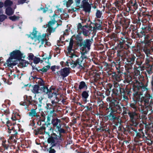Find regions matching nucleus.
<instances>
[{
	"label": "nucleus",
	"mask_w": 153,
	"mask_h": 153,
	"mask_svg": "<svg viewBox=\"0 0 153 153\" xmlns=\"http://www.w3.org/2000/svg\"><path fill=\"white\" fill-rule=\"evenodd\" d=\"M22 54L18 50L14 51L10 54V57L7 60L5 66L11 67L17 63L19 60L21 58Z\"/></svg>",
	"instance_id": "1"
},
{
	"label": "nucleus",
	"mask_w": 153,
	"mask_h": 153,
	"mask_svg": "<svg viewBox=\"0 0 153 153\" xmlns=\"http://www.w3.org/2000/svg\"><path fill=\"white\" fill-rule=\"evenodd\" d=\"M2 122L3 124L6 123L7 124V129L9 131L8 132L9 133H11V131L13 130L14 131L15 133L14 134H17V131L19 130V126L17 125H14L11 124L9 122L7 118L6 117H2L1 118Z\"/></svg>",
	"instance_id": "2"
},
{
	"label": "nucleus",
	"mask_w": 153,
	"mask_h": 153,
	"mask_svg": "<svg viewBox=\"0 0 153 153\" xmlns=\"http://www.w3.org/2000/svg\"><path fill=\"white\" fill-rule=\"evenodd\" d=\"M46 34H44L42 36H38L37 38L35 39V41L38 44L40 43L41 45L39 46V47L44 43H45V47H46L47 46H50L51 45V43L47 41V39L46 38Z\"/></svg>",
	"instance_id": "3"
},
{
	"label": "nucleus",
	"mask_w": 153,
	"mask_h": 153,
	"mask_svg": "<svg viewBox=\"0 0 153 153\" xmlns=\"http://www.w3.org/2000/svg\"><path fill=\"white\" fill-rule=\"evenodd\" d=\"M41 90H42V92H44L47 95L48 98H51L53 97V94L54 95H56V99H57V97H56L57 94L56 92H54L53 91L54 90L53 88H50L49 89H48V88L44 86H42V87H41Z\"/></svg>",
	"instance_id": "4"
},
{
	"label": "nucleus",
	"mask_w": 153,
	"mask_h": 153,
	"mask_svg": "<svg viewBox=\"0 0 153 153\" xmlns=\"http://www.w3.org/2000/svg\"><path fill=\"white\" fill-rule=\"evenodd\" d=\"M91 42V41L89 39H87L84 41L83 46L81 48V50L83 53H86L89 51Z\"/></svg>",
	"instance_id": "5"
},
{
	"label": "nucleus",
	"mask_w": 153,
	"mask_h": 153,
	"mask_svg": "<svg viewBox=\"0 0 153 153\" xmlns=\"http://www.w3.org/2000/svg\"><path fill=\"white\" fill-rule=\"evenodd\" d=\"M51 58L50 55L48 57H44L42 62L43 63L45 67L41 70V71L44 72H46L50 68V64L49 62V59Z\"/></svg>",
	"instance_id": "6"
},
{
	"label": "nucleus",
	"mask_w": 153,
	"mask_h": 153,
	"mask_svg": "<svg viewBox=\"0 0 153 153\" xmlns=\"http://www.w3.org/2000/svg\"><path fill=\"white\" fill-rule=\"evenodd\" d=\"M58 23L56 21H50L47 26L48 27V30L49 33L54 32L58 26Z\"/></svg>",
	"instance_id": "7"
},
{
	"label": "nucleus",
	"mask_w": 153,
	"mask_h": 153,
	"mask_svg": "<svg viewBox=\"0 0 153 153\" xmlns=\"http://www.w3.org/2000/svg\"><path fill=\"white\" fill-rule=\"evenodd\" d=\"M74 44L73 40L71 39L69 43V45L68 48V56L71 58H73L74 57L76 56L73 54L74 53V51L72 49L73 46Z\"/></svg>",
	"instance_id": "8"
},
{
	"label": "nucleus",
	"mask_w": 153,
	"mask_h": 153,
	"mask_svg": "<svg viewBox=\"0 0 153 153\" xmlns=\"http://www.w3.org/2000/svg\"><path fill=\"white\" fill-rule=\"evenodd\" d=\"M70 68H65L57 72L58 74H60L61 76L63 77H65L68 76L70 73Z\"/></svg>",
	"instance_id": "9"
},
{
	"label": "nucleus",
	"mask_w": 153,
	"mask_h": 153,
	"mask_svg": "<svg viewBox=\"0 0 153 153\" xmlns=\"http://www.w3.org/2000/svg\"><path fill=\"white\" fill-rule=\"evenodd\" d=\"M43 85V83L42 82L40 86H41V87L38 85H34L33 87V89L32 90V92L36 94L41 92L42 91V90H41V87H42V86H44Z\"/></svg>",
	"instance_id": "10"
},
{
	"label": "nucleus",
	"mask_w": 153,
	"mask_h": 153,
	"mask_svg": "<svg viewBox=\"0 0 153 153\" xmlns=\"http://www.w3.org/2000/svg\"><path fill=\"white\" fill-rule=\"evenodd\" d=\"M82 5L85 11L86 12H88L90 10L91 7L90 4L86 1V0H83L82 1Z\"/></svg>",
	"instance_id": "11"
},
{
	"label": "nucleus",
	"mask_w": 153,
	"mask_h": 153,
	"mask_svg": "<svg viewBox=\"0 0 153 153\" xmlns=\"http://www.w3.org/2000/svg\"><path fill=\"white\" fill-rule=\"evenodd\" d=\"M57 139V137H56V138H54L53 137H52L48 139V143L51 144L52 147L53 146H55L56 143Z\"/></svg>",
	"instance_id": "12"
},
{
	"label": "nucleus",
	"mask_w": 153,
	"mask_h": 153,
	"mask_svg": "<svg viewBox=\"0 0 153 153\" xmlns=\"http://www.w3.org/2000/svg\"><path fill=\"white\" fill-rule=\"evenodd\" d=\"M60 120L58 119H54L52 120V123L54 126H56L58 128L60 127Z\"/></svg>",
	"instance_id": "13"
},
{
	"label": "nucleus",
	"mask_w": 153,
	"mask_h": 153,
	"mask_svg": "<svg viewBox=\"0 0 153 153\" xmlns=\"http://www.w3.org/2000/svg\"><path fill=\"white\" fill-rule=\"evenodd\" d=\"M128 114L129 115L131 120L133 122L135 121L134 119L137 118V114L135 112L129 113Z\"/></svg>",
	"instance_id": "14"
},
{
	"label": "nucleus",
	"mask_w": 153,
	"mask_h": 153,
	"mask_svg": "<svg viewBox=\"0 0 153 153\" xmlns=\"http://www.w3.org/2000/svg\"><path fill=\"white\" fill-rule=\"evenodd\" d=\"M37 113L36 112V110L35 109H32L28 113L29 115L31 117H37Z\"/></svg>",
	"instance_id": "15"
},
{
	"label": "nucleus",
	"mask_w": 153,
	"mask_h": 153,
	"mask_svg": "<svg viewBox=\"0 0 153 153\" xmlns=\"http://www.w3.org/2000/svg\"><path fill=\"white\" fill-rule=\"evenodd\" d=\"M82 95L83 101L86 103L87 102V98L88 96V93L86 91H84L82 92Z\"/></svg>",
	"instance_id": "16"
},
{
	"label": "nucleus",
	"mask_w": 153,
	"mask_h": 153,
	"mask_svg": "<svg viewBox=\"0 0 153 153\" xmlns=\"http://www.w3.org/2000/svg\"><path fill=\"white\" fill-rule=\"evenodd\" d=\"M28 64L27 62L25 60H21L19 61V65L21 67H23L26 66Z\"/></svg>",
	"instance_id": "17"
},
{
	"label": "nucleus",
	"mask_w": 153,
	"mask_h": 153,
	"mask_svg": "<svg viewBox=\"0 0 153 153\" xmlns=\"http://www.w3.org/2000/svg\"><path fill=\"white\" fill-rule=\"evenodd\" d=\"M87 87L84 82H81L79 85V89H86Z\"/></svg>",
	"instance_id": "18"
},
{
	"label": "nucleus",
	"mask_w": 153,
	"mask_h": 153,
	"mask_svg": "<svg viewBox=\"0 0 153 153\" xmlns=\"http://www.w3.org/2000/svg\"><path fill=\"white\" fill-rule=\"evenodd\" d=\"M11 118L13 120H19L20 118V116L18 113H16L13 115L12 117H11Z\"/></svg>",
	"instance_id": "19"
},
{
	"label": "nucleus",
	"mask_w": 153,
	"mask_h": 153,
	"mask_svg": "<svg viewBox=\"0 0 153 153\" xmlns=\"http://www.w3.org/2000/svg\"><path fill=\"white\" fill-rule=\"evenodd\" d=\"M64 4L66 5L67 7H69L73 2V0H64Z\"/></svg>",
	"instance_id": "20"
},
{
	"label": "nucleus",
	"mask_w": 153,
	"mask_h": 153,
	"mask_svg": "<svg viewBox=\"0 0 153 153\" xmlns=\"http://www.w3.org/2000/svg\"><path fill=\"white\" fill-rule=\"evenodd\" d=\"M14 13V11L10 7H8L6 9V13L8 15H12Z\"/></svg>",
	"instance_id": "21"
},
{
	"label": "nucleus",
	"mask_w": 153,
	"mask_h": 153,
	"mask_svg": "<svg viewBox=\"0 0 153 153\" xmlns=\"http://www.w3.org/2000/svg\"><path fill=\"white\" fill-rule=\"evenodd\" d=\"M82 30L83 34L84 36H87L89 34V31L90 30L88 28L86 27V28H83Z\"/></svg>",
	"instance_id": "22"
},
{
	"label": "nucleus",
	"mask_w": 153,
	"mask_h": 153,
	"mask_svg": "<svg viewBox=\"0 0 153 153\" xmlns=\"http://www.w3.org/2000/svg\"><path fill=\"white\" fill-rule=\"evenodd\" d=\"M39 102L41 104L44 103L45 102V99L44 98L43 95L42 94H40V96L38 98Z\"/></svg>",
	"instance_id": "23"
},
{
	"label": "nucleus",
	"mask_w": 153,
	"mask_h": 153,
	"mask_svg": "<svg viewBox=\"0 0 153 153\" xmlns=\"http://www.w3.org/2000/svg\"><path fill=\"white\" fill-rule=\"evenodd\" d=\"M13 4V2L10 0H6L4 2V6L5 7L10 6Z\"/></svg>",
	"instance_id": "24"
},
{
	"label": "nucleus",
	"mask_w": 153,
	"mask_h": 153,
	"mask_svg": "<svg viewBox=\"0 0 153 153\" xmlns=\"http://www.w3.org/2000/svg\"><path fill=\"white\" fill-rule=\"evenodd\" d=\"M82 59L80 58L77 59L76 60V62H75L74 63V67L76 66L77 65H80L82 62Z\"/></svg>",
	"instance_id": "25"
},
{
	"label": "nucleus",
	"mask_w": 153,
	"mask_h": 153,
	"mask_svg": "<svg viewBox=\"0 0 153 153\" xmlns=\"http://www.w3.org/2000/svg\"><path fill=\"white\" fill-rule=\"evenodd\" d=\"M94 26L93 27L94 30H101V25L100 24L96 23L94 24Z\"/></svg>",
	"instance_id": "26"
},
{
	"label": "nucleus",
	"mask_w": 153,
	"mask_h": 153,
	"mask_svg": "<svg viewBox=\"0 0 153 153\" xmlns=\"http://www.w3.org/2000/svg\"><path fill=\"white\" fill-rule=\"evenodd\" d=\"M19 18V16H16L15 15H14L13 16L9 17V19L12 21H15L17 20H18Z\"/></svg>",
	"instance_id": "27"
},
{
	"label": "nucleus",
	"mask_w": 153,
	"mask_h": 153,
	"mask_svg": "<svg viewBox=\"0 0 153 153\" xmlns=\"http://www.w3.org/2000/svg\"><path fill=\"white\" fill-rule=\"evenodd\" d=\"M83 28H84L82 27V25L81 24L79 23L78 24L77 26V29H78L77 31L79 32V33H80L81 32Z\"/></svg>",
	"instance_id": "28"
},
{
	"label": "nucleus",
	"mask_w": 153,
	"mask_h": 153,
	"mask_svg": "<svg viewBox=\"0 0 153 153\" xmlns=\"http://www.w3.org/2000/svg\"><path fill=\"white\" fill-rule=\"evenodd\" d=\"M20 104L21 105L25 106V108H27V106L29 105L28 103L27 102L26 100H24V101L21 102Z\"/></svg>",
	"instance_id": "29"
},
{
	"label": "nucleus",
	"mask_w": 153,
	"mask_h": 153,
	"mask_svg": "<svg viewBox=\"0 0 153 153\" xmlns=\"http://www.w3.org/2000/svg\"><path fill=\"white\" fill-rule=\"evenodd\" d=\"M16 138V137H14V136H11L10 137L9 140V141L15 143L16 142V140L15 139Z\"/></svg>",
	"instance_id": "30"
},
{
	"label": "nucleus",
	"mask_w": 153,
	"mask_h": 153,
	"mask_svg": "<svg viewBox=\"0 0 153 153\" xmlns=\"http://www.w3.org/2000/svg\"><path fill=\"white\" fill-rule=\"evenodd\" d=\"M102 14V12L100 11L99 10H97L96 13V16L98 18H100Z\"/></svg>",
	"instance_id": "31"
},
{
	"label": "nucleus",
	"mask_w": 153,
	"mask_h": 153,
	"mask_svg": "<svg viewBox=\"0 0 153 153\" xmlns=\"http://www.w3.org/2000/svg\"><path fill=\"white\" fill-rule=\"evenodd\" d=\"M33 59L34 63L36 64H38L41 61L40 58H39L35 57Z\"/></svg>",
	"instance_id": "32"
},
{
	"label": "nucleus",
	"mask_w": 153,
	"mask_h": 153,
	"mask_svg": "<svg viewBox=\"0 0 153 153\" xmlns=\"http://www.w3.org/2000/svg\"><path fill=\"white\" fill-rule=\"evenodd\" d=\"M7 18L6 16L4 15H0V22H2Z\"/></svg>",
	"instance_id": "33"
},
{
	"label": "nucleus",
	"mask_w": 153,
	"mask_h": 153,
	"mask_svg": "<svg viewBox=\"0 0 153 153\" xmlns=\"http://www.w3.org/2000/svg\"><path fill=\"white\" fill-rule=\"evenodd\" d=\"M37 32L36 30V28L33 29V32L31 33V35L33 36V38H35Z\"/></svg>",
	"instance_id": "34"
},
{
	"label": "nucleus",
	"mask_w": 153,
	"mask_h": 153,
	"mask_svg": "<svg viewBox=\"0 0 153 153\" xmlns=\"http://www.w3.org/2000/svg\"><path fill=\"white\" fill-rule=\"evenodd\" d=\"M135 59V57L133 56L129 59L128 61L131 64H133Z\"/></svg>",
	"instance_id": "35"
},
{
	"label": "nucleus",
	"mask_w": 153,
	"mask_h": 153,
	"mask_svg": "<svg viewBox=\"0 0 153 153\" xmlns=\"http://www.w3.org/2000/svg\"><path fill=\"white\" fill-rule=\"evenodd\" d=\"M25 100H26L27 102L28 103L29 105L31 104L32 101L31 100V97H30L27 98Z\"/></svg>",
	"instance_id": "36"
},
{
	"label": "nucleus",
	"mask_w": 153,
	"mask_h": 153,
	"mask_svg": "<svg viewBox=\"0 0 153 153\" xmlns=\"http://www.w3.org/2000/svg\"><path fill=\"white\" fill-rule=\"evenodd\" d=\"M57 102L55 101L54 100H53L51 102V105L53 107H55L57 105Z\"/></svg>",
	"instance_id": "37"
},
{
	"label": "nucleus",
	"mask_w": 153,
	"mask_h": 153,
	"mask_svg": "<svg viewBox=\"0 0 153 153\" xmlns=\"http://www.w3.org/2000/svg\"><path fill=\"white\" fill-rule=\"evenodd\" d=\"M28 59L29 60H33L34 59V55L32 53H30L28 56Z\"/></svg>",
	"instance_id": "38"
},
{
	"label": "nucleus",
	"mask_w": 153,
	"mask_h": 153,
	"mask_svg": "<svg viewBox=\"0 0 153 153\" xmlns=\"http://www.w3.org/2000/svg\"><path fill=\"white\" fill-rule=\"evenodd\" d=\"M144 51L145 53L148 55L150 53V51L149 49H148L146 48H145L144 49Z\"/></svg>",
	"instance_id": "39"
},
{
	"label": "nucleus",
	"mask_w": 153,
	"mask_h": 153,
	"mask_svg": "<svg viewBox=\"0 0 153 153\" xmlns=\"http://www.w3.org/2000/svg\"><path fill=\"white\" fill-rule=\"evenodd\" d=\"M50 150L49 151V153H54L55 152V151L53 149H52V147L50 148Z\"/></svg>",
	"instance_id": "40"
},
{
	"label": "nucleus",
	"mask_w": 153,
	"mask_h": 153,
	"mask_svg": "<svg viewBox=\"0 0 153 153\" xmlns=\"http://www.w3.org/2000/svg\"><path fill=\"white\" fill-rule=\"evenodd\" d=\"M26 0H19L18 1V3L19 4H22L24 3Z\"/></svg>",
	"instance_id": "41"
},
{
	"label": "nucleus",
	"mask_w": 153,
	"mask_h": 153,
	"mask_svg": "<svg viewBox=\"0 0 153 153\" xmlns=\"http://www.w3.org/2000/svg\"><path fill=\"white\" fill-rule=\"evenodd\" d=\"M81 0H76V5H78L80 3Z\"/></svg>",
	"instance_id": "42"
},
{
	"label": "nucleus",
	"mask_w": 153,
	"mask_h": 153,
	"mask_svg": "<svg viewBox=\"0 0 153 153\" xmlns=\"http://www.w3.org/2000/svg\"><path fill=\"white\" fill-rule=\"evenodd\" d=\"M69 30L68 29H66L64 33V35H67L68 34V31Z\"/></svg>",
	"instance_id": "43"
},
{
	"label": "nucleus",
	"mask_w": 153,
	"mask_h": 153,
	"mask_svg": "<svg viewBox=\"0 0 153 153\" xmlns=\"http://www.w3.org/2000/svg\"><path fill=\"white\" fill-rule=\"evenodd\" d=\"M4 6V4L2 2H0V7L1 8Z\"/></svg>",
	"instance_id": "44"
},
{
	"label": "nucleus",
	"mask_w": 153,
	"mask_h": 153,
	"mask_svg": "<svg viewBox=\"0 0 153 153\" xmlns=\"http://www.w3.org/2000/svg\"><path fill=\"white\" fill-rule=\"evenodd\" d=\"M56 68V66H53L51 67V69L53 71H54V70Z\"/></svg>",
	"instance_id": "45"
},
{
	"label": "nucleus",
	"mask_w": 153,
	"mask_h": 153,
	"mask_svg": "<svg viewBox=\"0 0 153 153\" xmlns=\"http://www.w3.org/2000/svg\"><path fill=\"white\" fill-rule=\"evenodd\" d=\"M131 106L133 108H135V105L134 104H131Z\"/></svg>",
	"instance_id": "46"
},
{
	"label": "nucleus",
	"mask_w": 153,
	"mask_h": 153,
	"mask_svg": "<svg viewBox=\"0 0 153 153\" xmlns=\"http://www.w3.org/2000/svg\"><path fill=\"white\" fill-rule=\"evenodd\" d=\"M5 112L6 114H8L9 113V110H6L5 111Z\"/></svg>",
	"instance_id": "47"
},
{
	"label": "nucleus",
	"mask_w": 153,
	"mask_h": 153,
	"mask_svg": "<svg viewBox=\"0 0 153 153\" xmlns=\"http://www.w3.org/2000/svg\"><path fill=\"white\" fill-rule=\"evenodd\" d=\"M134 5L135 6V7L136 8V9H137V5L136 4H134Z\"/></svg>",
	"instance_id": "48"
},
{
	"label": "nucleus",
	"mask_w": 153,
	"mask_h": 153,
	"mask_svg": "<svg viewBox=\"0 0 153 153\" xmlns=\"http://www.w3.org/2000/svg\"><path fill=\"white\" fill-rule=\"evenodd\" d=\"M55 16H56V15H55V14L54 15H53V17H55Z\"/></svg>",
	"instance_id": "49"
},
{
	"label": "nucleus",
	"mask_w": 153,
	"mask_h": 153,
	"mask_svg": "<svg viewBox=\"0 0 153 153\" xmlns=\"http://www.w3.org/2000/svg\"><path fill=\"white\" fill-rule=\"evenodd\" d=\"M66 63H67V64H68V62H66Z\"/></svg>",
	"instance_id": "50"
},
{
	"label": "nucleus",
	"mask_w": 153,
	"mask_h": 153,
	"mask_svg": "<svg viewBox=\"0 0 153 153\" xmlns=\"http://www.w3.org/2000/svg\"><path fill=\"white\" fill-rule=\"evenodd\" d=\"M31 39H33V37H31Z\"/></svg>",
	"instance_id": "51"
},
{
	"label": "nucleus",
	"mask_w": 153,
	"mask_h": 153,
	"mask_svg": "<svg viewBox=\"0 0 153 153\" xmlns=\"http://www.w3.org/2000/svg\"><path fill=\"white\" fill-rule=\"evenodd\" d=\"M66 65H67L68 66H69V65H68L67 64Z\"/></svg>",
	"instance_id": "52"
},
{
	"label": "nucleus",
	"mask_w": 153,
	"mask_h": 153,
	"mask_svg": "<svg viewBox=\"0 0 153 153\" xmlns=\"http://www.w3.org/2000/svg\"><path fill=\"white\" fill-rule=\"evenodd\" d=\"M86 1H87V0H86Z\"/></svg>",
	"instance_id": "53"
}]
</instances>
